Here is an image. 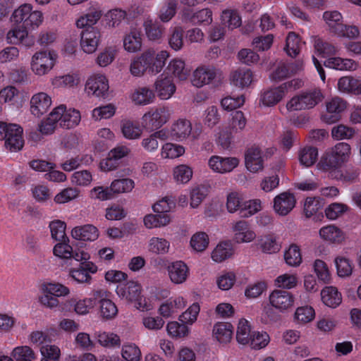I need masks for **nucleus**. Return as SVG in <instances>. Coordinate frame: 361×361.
Listing matches in <instances>:
<instances>
[{
	"instance_id": "e2e57ef3",
	"label": "nucleus",
	"mask_w": 361,
	"mask_h": 361,
	"mask_svg": "<svg viewBox=\"0 0 361 361\" xmlns=\"http://www.w3.org/2000/svg\"><path fill=\"white\" fill-rule=\"evenodd\" d=\"M185 153V148L180 145L167 142L161 149V156L163 159H176Z\"/></svg>"
},
{
	"instance_id": "f257e3e1",
	"label": "nucleus",
	"mask_w": 361,
	"mask_h": 361,
	"mask_svg": "<svg viewBox=\"0 0 361 361\" xmlns=\"http://www.w3.org/2000/svg\"><path fill=\"white\" fill-rule=\"evenodd\" d=\"M169 57L167 51L162 50L155 54L153 49H147L131 60L129 71L137 78L142 77L147 72L157 75L161 71Z\"/></svg>"
},
{
	"instance_id": "4d7b16f0",
	"label": "nucleus",
	"mask_w": 361,
	"mask_h": 361,
	"mask_svg": "<svg viewBox=\"0 0 361 361\" xmlns=\"http://www.w3.org/2000/svg\"><path fill=\"white\" fill-rule=\"evenodd\" d=\"M331 137L336 140H350L355 134V130L344 124L334 126L331 131Z\"/></svg>"
},
{
	"instance_id": "58836bf2",
	"label": "nucleus",
	"mask_w": 361,
	"mask_h": 361,
	"mask_svg": "<svg viewBox=\"0 0 361 361\" xmlns=\"http://www.w3.org/2000/svg\"><path fill=\"white\" fill-rule=\"evenodd\" d=\"M59 111H54L53 109L48 116L40 121L38 124V130L42 135H48L54 133L59 126Z\"/></svg>"
},
{
	"instance_id": "4468645a",
	"label": "nucleus",
	"mask_w": 361,
	"mask_h": 361,
	"mask_svg": "<svg viewBox=\"0 0 361 361\" xmlns=\"http://www.w3.org/2000/svg\"><path fill=\"white\" fill-rule=\"evenodd\" d=\"M201 129L195 128L192 130V124L189 120L180 118L173 123L171 127V136L177 141L185 140L191 135L193 140L199 138L201 134Z\"/></svg>"
},
{
	"instance_id": "f704fd0d",
	"label": "nucleus",
	"mask_w": 361,
	"mask_h": 361,
	"mask_svg": "<svg viewBox=\"0 0 361 361\" xmlns=\"http://www.w3.org/2000/svg\"><path fill=\"white\" fill-rule=\"evenodd\" d=\"M324 65L326 68L348 71H355L358 67V63L355 61L340 57H330L324 61Z\"/></svg>"
},
{
	"instance_id": "ddd939ff",
	"label": "nucleus",
	"mask_w": 361,
	"mask_h": 361,
	"mask_svg": "<svg viewBox=\"0 0 361 361\" xmlns=\"http://www.w3.org/2000/svg\"><path fill=\"white\" fill-rule=\"evenodd\" d=\"M296 85V82H284L280 86L262 92L259 97V105L273 106L278 104L287 94L288 89Z\"/></svg>"
},
{
	"instance_id": "9b49d317",
	"label": "nucleus",
	"mask_w": 361,
	"mask_h": 361,
	"mask_svg": "<svg viewBox=\"0 0 361 361\" xmlns=\"http://www.w3.org/2000/svg\"><path fill=\"white\" fill-rule=\"evenodd\" d=\"M16 24L6 34V41L11 44H23L27 47L34 44V41L30 38L32 30L38 27V24Z\"/></svg>"
},
{
	"instance_id": "412c9836",
	"label": "nucleus",
	"mask_w": 361,
	"mask_h": 361,
	"mask_svg": "<svg viewBox=\"0 0 361 361\" xmlns=\"http://www.w3.org/2000/svg\"><path fill=\"white\" fill-rule=\"evenodd\" d=\"M264 157L262 149L257 145L249 147L245 154V166L252 173L260 171L264 168Z\"/></svg>"
},
{
	"instance_id": "680f3d73",
	"label": "nucleus",
	"mask_w": 361,
	"mask_h": 361,
	"mask_svg": "<svg viewBox=\"0 0 361 361\" xmlns=\"http://www.w3.org/2000/svg\"><path fill=\"white\" fill-rule=\"evenodd\" d=\"M39 351L42 356L40 361H58L61 354L57 345L47 343L42 345Z\"/></svg>"
},
{
	"instance_id": "4be33fe9",
	"label": "nucleus",
	"mask_w": 361,
	"mask_h": 361,
	"mask_svg": "<svg viewBox=\"0 0 361 361\" xmlns=\"http://www.w3.org/2000/svg\"><path fill=\"white\" fill-rule=\"evenodd\" d=\"M233 240L237 243H249L257 237L248 222L240 220L233 224Z\"/></svg>"
},
{
	"instance_id": "c756f323",
	"label": "nucleus",
	"mask_w": 361,
	"mask_h": 361,
	"mask_svg": "<svg viewBox=\"0 0 361 361\" xmlns=\"http://www.w3.org/2000/svg\"><path fill=\"white\" fill-rule=\"evenodd\" d=\"M186 305V301L183 296L178 295L171 298L163 302L159 308V313L163 317L168 318L183 309Z\"/></svg>"
},
{
	"instance_id": "6e6d98bb",
	"label": "nucleus",
	"mask_w": 361,
	"mask_h": 361,
	"mask_svg": "<svg viewBox=\"0 0 361 361\" xmlns=\"http://www.w3.org/2000/svg\"><path fill=\"white\" fill-rule=\"evenodd\" d=\"M284 259L290 267H296L300 266L302 261L300 247L295 244L290 245L284 252Z\"/></svg>"
},
{
	"instance_id": "c85d7f7f",
	"label": "nucleus",
	"mask_w": 361,
	"mask_h": 361,
	"mask_svg": "<svg viewBox=\"0 0 361 361\" xmlns=\"http://www.w3.org/2000/svg\"><path fill=\"white\" fill-rule=\"evenodd\" d=\"M320 238L329 243L341 244L345 239V233L339 227L334 224L327 225L319 229Z\"/></svg>"
},
{
	"instance_id": "37998d69",
	"label": "nucleus",
	"mask_w": 361,
	"mask_h": 361,
	"mask_svg": "<svg viewBox=\"0 0 361 361\" xmlns=\"http://www.w3.org/2000/svg\"><path fill=\"white\" fill-rule=\"evenodd\" d=\"M276 289L288 291L295 288L298 284V276L296 274L284 273L278 276L274 281Z\"/></svg>"
},
{
	"instance_id": "dca6fc26",
	"label": "nucleus",
	"mask_w": 361,
	"mask_h": 361,
	"mask_svg": "<svg viewBox=\"0 0 361 361\" xmlns=\"http://www.w3.org/2000/svg\"><path fill=\"white\" fill-rule=\"evenodd\" d=\"M43 14L40 11L32 10V6L24 4L14 10L11 15L13 23H42Z\"/></svg>"
},
{
	"instance_id": "423d86ee",
	"label": "nucleus",
	"mask_w": 361,
	"mask_h": 361,
	"mask_svg": "<svg viewBox=\"0 0 361 361\" xmlns=\"http://www.w3.org/2000/svg\"><path fill=\"white\" fill-rule=\"evenodd\" d=\"M23 132L19 125L0 121V140H5L6 149L11 152H17L23 148Z\"/></svg>"
},
{
	"instance_id": "5701e85b",
	"label": "nucleus",
	"mask_w": 361,
	"mask_h": 361,
	"mask_svg": "<svg viewBox=\"0 0 361 361\" xmlns=\"http://www.w3.org/2000/svg\"><path fill=\"white\" fill-rule=\"evenodd\" d=\"M30 104L31 114L36 117H40L49 109L52 99L47 92H39L32 96Z\"/></svg>"
},
{
	"instance_id": "09e8293b",
	"label": "nucleus",
	"mask_w": 361,
	"mask_h": 361,
	"mask_svg": "<svg viewBox=\"0 0 361 361\" xmlns=\"http://www.w3.org/2000/svg\"><path fill=\"white\" fill-rule=\"evenodd\" d=\"M192 174V169L186 164L176 166L173 170V178L178 184H186L191 180Z\"/></svg>"
},
{
	"instance_id": "a878e982",
	"label": "nucleus",
	"mask_w": 361,
	"mask_h": 361,
	"mask_svg": "<svg viewBox=\"0 0 361 361\" xmlns=\"http://www.w3.org/2000/svg\"><path fill=\"white\" fill-rule=\"evenodd\" d=\"M168 274L171 281L174 284H182L189 276V268L182 261H176L168 266Z\"/></svg>"
},
{
	"instance_id": "20e7f679",
	"label": "nucleus",
	"mask_w": 361,
	"mask_h": 361,
	"mask_svg": "<svg viewBox=\"0 0 361 361\" xmlns=\"http://www.w3.org/2000/svg\"><path fill=\"white\" fill-rule=\"evenodd\" d=\"M57 54L51 50L36 51L30 59V68L37 77L48 75L56 65Z\"/></svg>"
},
{
	"instance_id": "1a4fd4ad",
	"label": "nucleus",
	"mask_w": 361,
	"mask_h": 361,
	"mask_svg": "<svg viewBox=\"0 0 361 361\" xmlns=\"http://www.w3.org/2000/svg\"><path fill=\"white\" fill-rule=\"evenodd\" d=\"M80 33V47L87 54L94 53L100 43L101 32L95 24H82Z\"/></svg>"
},
{
	"instance_id": "393cba45",
	"label": "nucleus",
	"mask_w": 361,
	"mask_h": 361,
	"mask_svg": "<svg viewBox=\"0 0 361 361\" xmlns=\"http://www.w3.org/2000/svg\"><path fill=\"white\" fill-rule=\"evenodd\" d=\"M216 68L210 66H202L197 68L192 76L191 82L193 86L202 87L209 84L216 76Z\"/></svg>"
},
{
	"instance_id": "ea45409f",
	"label": "nucleus",
	"mask_w": 361,
	"mask_h": 361,
	"mask_svg": "<svg viewBox=\"0 0 361 361\" xmlns=\"http://www.w3.org/2000/svg\"><path fill=\"white\" fill-rule=\"evenodd\" d=\"M123 48L129 53H136L142 49V38L140 32L132 30L123 38Z\"/></svg>"
},
{
	"instance_id": "603ef678",
	"label": "nucleus",
	"mask_w": 361,
	"mask_h": 361,
	"mask_svg": "<svg viewBox=\"0 0 361 361\" xmlns=\"http://www.w3.org/2000/svg\"><path fill=\"white\" fill-rule=\"evenodd\" d=\"M262 209V202L259 199H252L243 202L240 209V216L249 218Z\"/></svg>"
},
{
	"instance_id": "7c9ffc66",
	"label": "nucleus",
	"mask_w": 361,
	"mask_h": 361,
	"mask_svg": "<svg viewBox=\"0 0 361 361\" xmlns=\"http://www.w3.org/2000/svg\"><path fill=\"white\" fill-rule=\"evenodd\" d=\"M190 68L185 65L184 61L179 59H172L166 69L167 75L172 74L177 80L184 81L190 75Z\"/></svg>"
},
{
	"instance_id": "5fc2aeb1",
	"label": "nucleus",
	"mask_w": 361,
	"mask_h": 361,
	"mask_svg": "<svg viewBox=\"0 0 361 361\" xmlns=\"http://www.w3.org/2000/svg\"><path fill=\"white\" fill-rule=\"evenodd\" d=\"M144 224L147 228H153L164 226L171 221V217L169 214H148L144 218Z\"/></svg>"
},
{
	"instance_id": "864d4df0",
	"label": "nucleus",
	"mask_w": 361,
	"mask_h": 361,
	"mask_svg": "<svg viewBox=\"0 0 361 361\" xmlns=\"http://www.w3.org/2000/svg\"><path fill=\"white\" fill-rule=\"evenodd\" d=\"M142 127L130 121H126L121 124V132L125 138L136 140L141 137Z\"/></svg>"
},
{
	"instance_id": "b1692460",
	"label": "nucleus",
	"mask_w": 361,
	"mask_h": 361,
	"mask_svg": "<svg viewBox=\"0 0 361 361\" xmlns=\"http://www.w3.org/2000/svg\"><path fill=\"white\" fill-rule=\"evenodd\" d=\"M239 159L236 157H222L212 156L209 158L208 164L214 172L226 173L232 171L239 164Z\"/></svg>"
},
{
	"instance_id": "bb28decb",
	"label": "nucleus",
	"mask_w": 361,
	"mask_h": 361,
	"mask_svg": "<svg viewBox=\"0 0 361 361\" xmlns=\"http://www.w3.org/2000/svg\"><path fill=\"white\" fill-rule=\"evenodd\" d=\"M71 236L77 240L92 242L99 238V231L92 224H85L74 227L71 230Z\"/></svg>"
},
{
	"instance_id": "69168bd1",
	"label": "nucleus",
	"mask_w": 361,
	"mask_h": 361,
	"mask_svg": "<svg viewBox=\"0 0 361 361\" xmlns=\"http://www.w3.org/2000/svg\"><path fill=\"white\" fill-rule=\"evenodd\" d=\"M102 16V12L97 4H90L85 13L77 19L75 23H97Z\"/></svg>"
},
{
	"instance_id": "f3484780",
	"label": "nucleus",
	"mask_w": 361,
	"mask_h": 361,
	"mask_svg": "<svg viewBox=\"0 0 361 361\" xmlns=\"http://www.w3.org/2000/svg\"><path fill=\"white\" fill-rule=\"evenodd\" d=\"M54 111H59L58 116L59 126L65 129H71L77 126L81 120L80 112L75 109H67V107L61 104L55 107Z\"/></svg>"
},
{
	"instance_id": "39448f33",
	"label": "nucleus",
	"mask_w": 361,
	"mask_h": 361,
	"mask_svg": "<svg viewBox=\"0 0 361 361\" xmlns=\"http://www.w3.org/2000/svg\"><path fill=\"white\" fill-rule=\"evenodd\" d=\"M322 94L319 90H312L296 94L286 103L287 111L293 112L307 110L315 106L321 100Z\"/></svg>"
},
{
	"instance_id": "c9c22d12",
	"label": "nucleus",
	"mask_w": 361,
	"mask_h": 361,
	"mask_svg": "<svg viewBox=\"0 0 361 361\" xmlns=\"http://www.w3.org/2000/svg\"><path fill=\"white\" fill-rule=\"evenodd\" d=\"M322 302L327 307L336 308L342 302V295L334 286H326L321 291Z\"/></svg>"
},
{
	"instance_id": "7ed1b4c3",
	"label": "nucleus",
	"mask_w": 361,
	"mask_h": 361,
	"mask_svg": "<svg viewBox=\"0 0 361 361\" xmlns=\"http://www.w3.org/2000/svg\"><path fill=\"white\" fill-rule=\"evenodd\" d=\"M351 153L350 145L346 142H338L326 150L318 164L320 169L328 171L339 167L348 161Z\"/></svg>"
},
{
	"instance_id": "bf43d9fd",
	"label": "nucleus",
	"mask_w": 361,
	"mask_h": 361,
	"mask_svg": "<svg viewBox=\"0 0 361 361\" xmlns=\"http://www.w3.org/2000/svg\"><path fill=\"white\" fill-rule=\"evenodd\" d=\"M302 42L295 32H289L286 37L285 50L291 57H295L300 52Z\"/></svg>"
},
{
	"instance_id": "c03bdc74",
	"label": "nucleus",
	"mask_w": 361,
	"mask_h": 361,
	"mask_svg": "<svg viewBox=\"0 0 361 361\" xmlns=\"http://www.w3.org/2000/svg\"><path fill=\"white\" fill-rule=\"evenodd\" d=\"M330 31L339 37L355 38L360 35L359 29L353 24H330Z\"/></svg>"
},
{
	"instance_id": "4c0bfd02",
	"label": "nucleus",
	"mask_w": 361,
	"mask_h": 361,
	"mask_svg": "<svg viewBox=\"0 0 361 361\" xmlns=\"http://www.w3.org/2000/svg\"><path fill=\"white\" fill-rule=\"evenodd\" d=\"M94 336L97 339V343L102 347L112 348L121 345L119 336L113 332L99 330L94 333Z\"/></svg>"
},
{
	"instance_id": "6e6552de",
	"label": "nucleus",
	"mask_w": 361,
	"mask_h": 361,
	"mask_svg": "<svg viewBox=\"0 0 361 361\" xmlns=\"http://www.w3.org/2000/svg\"><path fill=\"white\" fill-rule=\"evenodd\" d=\"M246 125V119L240 111H237L231 114L228 126L225 128H219L216 134L217 142L224 148H228L231 141V134L242 130Z\"/></svg>"
},
{
	"instance_id": "6ab92c4d",
	"label": "nucleus",
	"mask_w": 361,
	"mask_h": 361,
	"mask_svg": "<svg viewBox=\"0 0 361 361\" xmlns=\"http://www.w3.org/2000/svg\"><path fill=\"white\" fill-rule=\"evenodd\" d=\"M154 89L161 99L166 100L170 99L176 92V86L172 77L164 72L156 79L154 83Z\"/></svg>"
},
{
	"instance_id": "9d476101",
	"label": "nucleus",
	"mask_w": 361,
	"mask_h": 361,
	"mask_svg": "<svg viewBox=\"0 0 361 361\" xmlns=\"http://www.w3.org/2000/svg\"><path fill=\"white\" fill-rule=\"evenodd\" d=\"M270 306L280 313L284 314L291 311L295 307L294 295L285 290L274 289L268 297Z\"/></svg>"
},
{
	"instance_id": "cd10ccee",
	"label": "nucleus",
	"mask_w": 361,
	"mask_h": 361,
	"mask_svg": "<svg viewBox=\"0 0 361 361\" xmlns=\"http://www.w3.org/2000/svg\"><path fill=\"white\" fill-rule=\"evenodd\" d=\"M233 334V325L229 322H216L212 329L214 338L221 345L231 342Z\"/></svg>"
},
{
	"instance_id": "774afa93",
	"label": "nucleus",
	"mask_w": 361,
	"mask_h": 361,
	"mask_svg": "<svg viewBox=\"0 0 361 361\" xmlns=\"http://www.w3.org/2000/svg\"><path fill=\"white\" fill-rule=\"evenodd\" d=\"M209 242V237L206 233L197 232L192 235L190 243V246L195 251L200 252L204 251L208 247Z\"/></svg>"
},
{
	"instance_id": "79ce46f5",
	"label": "nucleus",
	"mask_w": 361,
	"mask_h": 361,
	"mask_svg": "<svg viewBox=\"0 0 361 361\" xmlns=\"http://www.w3.org/2000/svg\"><path fill=\"white\" fill-rule=\"evenodd\" d=\"M115 138L114 133L107 128L99 129L95 137L94 145L99 151L105 150Z\"/></svg>"
},
{
	"instance_id": "aec40b11",
	"label": "nucleus",
	"mask_w": 361,
	"mask_h": 361,
	"mask_svg": "<svg viewBox=\"0 0 361 361\" xmlns=\"http://www.w3.org/2000/svg\"><path fill=\"white\" fill-rule=\"evenodd\" d=\"M273 204L274 212L279 216H284L295 207L296 199L292 192H283L274 198Z\"/></svg>"
},
{
	"instance_id": "49530a36",
	"label": "nucleus",
	"mask_w": 361,
	"mask_h": 361,
	"mask_svg": "<svg viewBox=\"0 0 361 361\" xmlns=\"http://www.w3.org/2000/svg\"><path fill=\"white\" fill-rule=\"evenodd\" d=\"M166 331L168 335L173 338H183L189 335L190 330L183 322L179 323L173 321L167 323Z\"/></svg>"
},
{
	"instance_id": "a211bd4d",
	"label": "nucleus",
	"mask_w": 361,
	"mask_h": 361,
	"mask_svg": "<svg viewBox=\"0 0 361 361\" xmlns=\"http://www.w3.org/2000/svg\"><path fill=\"white\" fill-rule=\"evenodd\" d=\"M346 108L347 103L344 99L338 97L332 98L326 102V112L322 116L324 121L329 124L337 122Z\"/></svg>"
},
{
	"instance_id": "f8f14e48",
	"label": "nucleus",
	"mask_w": 361,
	"mask_h": 361,
	"mask_svg": "<svg viewBox=\"0 0 361 361\" xmlns=\"http://www.w3.org/2000/svg\"><path fill=\"white\" fill-rule=\"evenodd\" d=\"M109 80L103 74L90 75L85 84V91L90 97L105 98L109 94Z\"/></svg>"
},
{
	"instance_id": "3c124183",
	"label": "nucleus",
	"mask_w": 361,
	"mask_h": 361,
	"mask_svg": "<svg viewBox=\"0 0 361 361\" xmlns=\"http://www.w3.org/2000/svg\"><path fill=\"white\" fill-rule=\"evenodd\" d=\"M43 293H48L54 298L66 297L70 294V289L59 283H44L42 286Z\"/></svg>"
},
{
	"instance_id": "473e14b6",
	"label": "nucleus",
	"mask_w": 361,
	"mask_h": 361,
	"mask_svg": "<svg viewBox=\"0 0 361 361\" xmlns=\"http://www.w3.org/2000/svg\"><path fill=\"white\" fill-rule=\"evenodd\" d=\"M81 82V75L78 72H71L54 77L51 85L56 88H74Z\"/></svg>"
},
{
	"instance_id": "e433bc0d",
	"label": "nucleus",
	"mask_w": 361,
	"mask_h": 361,
	"mask_svg": "<svg viewBox=\"0 0 361 361\" xmlns=\"http://www.w3.org/2000/svg\"><path fill=\"white\" fill-rule=\"evenodd\" d=\"M254 81V75L249 68H239L231 75V82L233 85L245 88L249 87Z\"/></svg>"
},
{
	"instance_id": "052dcab7",
	"label": "nucleus",
	"mask_w": 361,
	"mask_h": 361,
	"mask_svg": "<svg viewBox=\"0 0 361 361\" xmlns=\"http://www.w3.org/2000/svg\"><path fill=\"white\" fill-rule=\"evenodd\" d=\"M122 358L126 361H140L142 353L135 343H125L121 349Z\"/></svg>"
},
{
	"instance_id": "a19ab883",
	"label": "nucleus",
	"mask_w": 361,
	"mask_h": 361,
	"mask_svg": "<svg viewBox=\"0 0 361 361\" xmlns=\"http://www.w3.org/2000/svg\"><path fill=\"white\" fill-rule=\"evenodd\" d=\"M233 253V247L231 243L221 242L213 250L211 257L215 262L220 263L232 257Z\"/></svg>"
},
{
	"instance_id": "72a5a7b5",
	"label": "nucleus",
	"mask_w": 361,
	"mask_h": 361,
	"mask_svg": "<svg viewBox=\"0 0 361 361\" xmlns=\"http://www.w3.org/2000/svg\"><path fill=\"white\" fill-rule=\"evenodd\" d=\"M182 19L190 23H212V11L209 8H203L197 11L185 8L182 12Z\"/></svg>"
},
{
	"instance_id": "de8ad7c7",
	"label": "nucleus",
	"mask_w": 361,
	"mask_h": 361,
	"mask_svg": "<svg viewBox=\"0 0 361 361\" xmlns=\"http://www.w3.org/2000/svg\"><path fill=\"white\" fill-rule=\"evenodd\" d=\"M252 334L250 322L245 319H240L236 329L237 341L242 345L247 344L250 343Z\"/></svg>"
},
{
	"instance_id": "338daca9",
	"label": "nucleus",
	"mask_w": 361,
	"mask_h": 361,
	"mask_svg": "<svg viewBox=\"0 0 361 361\" xmlns=\"http://www.w3.org/2000/svg\"><path fill=\"white\" fill-rule=\"evenodd\" d=\"M259 245L263 252L269 254L279 252L281 247L276 237L271 235L262 237L259 240Z\"/></svg>"
},
{
	"instance_id": "0e129e2a",
	"label": "nucleus",
	"mask_w": 361,
	"mask_h": 361,
	"mask_svg": "<svg viewBox=\"0 0 361 361\" xmlns=\"http://www.w3.org/2000/svg\"><path fill=\"white\" fill-rule=\"evenodd\" d=\"M135 187V182L130 178L116 179L110 185L111 193L130 192Z\"/></svg>"
},
{
	"instance_id": "8fccbe9b",
	"label": "nucleus",
	"mask_w": 361,
	"mask_h": 361,
	"mask_svg": "<svg viewBox=\"0 0 361 361\" xmlns=\"http://www.w3.org/2000/svg\"><path fill=\"white\" fill-rule=\"evenodd\" d=\"M118 49L115 46H108L102 49L96 59L97 64L100 67H106L116 59Z\"/></svg>"
},
{
	"instance_id": "13d9d810",
	"label": "nucleus",
	"mask_w": 361,
	"mask_h": 361,
	"mask_svg": "<svg viewBox=\"0 0 361 361\" xmlns=\"http://www.w3.org/2000/svg\"><path fill=\"white\" fill-rule=\"evenodd\" d=\"M11 355L16 361H33L37 357L34 350L27 345L14 348Z\"/></svg>"
},
{
	"instance_id": "0eeeda50",
	"label": "nucleus",
	"mask_w": 361,
	"mask_h": 361,
	"mask_svg": "<svg viewBox=\"0 0 361 361\" xmlns=\"http://www.w3.org/2000/svg\"><path fill=\"white\" fill-rule=\"evenodd\" d=\"M171 118V111L165 106L150 108L142 117V127L147 130L160 128Z\"/></svg>"
},
{
	"instance_id": "2eb2a0df",
	"label": "nucleus",
	"mask_w": 361,
	"mask_h": 361,
	"mask_svg": "<svg viewBox=\"0 0 361 361\" xmlns=\"http://www.w3.org/2000/svg\"><path fill=\"white\" fill-rule=\"evenodd\" d=\"M111 293L104 289L94 290V299L99 304L100 315L106 319L114 318L118 313L116 305L110 299Z\"/></svg>"
},
{
	"instance_id": "a18cd8bd",
	"label": "nucleus",
	"mask_w": 361,
	"mask_h": 361,
	"mask_svg": "<svg viewBox=\"0 0 361 361\" xmlns=\"http://www.w3.org/2000/svg\"><path fill=\"white\" fill-rule=\"evenodd\" d=\"M298 155L300 164L305 167H310L317 161L318 150L315 147L305 146L299 149Z\"/></svg>"
},
{
	"instance_id": "f03ea898",
	"label": "nucleus",
	"mask_w": 361,
	"mask_h": 361,
	"mask_svg": "<svg viewBox=\"0 0 361 361\" xmlns=\"http://www.w3.org/2000/svg\"><path fill=\"white\" fill-rule=\"evenodd\" d=\"M118 296L127 302L132 303L141 311H149L152 307L142 295V286L137 281H130L116 288Z\"/></svg>"
},
{
	"instance_id": "2f4dec72",
	"label": "nucleus",
	"mask_w": 361,
	"mask_h": 361,
	"mask_svg": "<svg viewBox=\"0 0 361 361\" xmlns=\"http://www.w3.org/2000/svg\"><path fill=\"white\" fill-rule=\"evenodd\" d=\"M130 99L136 105L146 106L154 102L155 94L148 87H139L133 90Z\"/></svg>"
}]
</instances>
